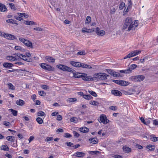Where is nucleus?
I'll return each mask as SVG.
<instances>
[{
  "label": "nucleus",
  "instance_id": "f257e3e1",
  "mask_svg": "<svg viewBox=\"0 0 158 158\" xmlns=\"http://www.w3.org/2000/svg\"><path fill=\"white\" fill-rule=\"evenodd\" d=\"M133 22L134 20L131 18L130 17H127L124 21L123 29L126 30L128 31H130L131 30H133Z\"/></svg>",
  "mask_w": 158,
  "mask_h": 158
},
{
  "label": "nucleus",
  "instance_id": "f03ea898",
  "mask_svg": "<svg viewBox=\"0 0 158 158\" xmlns=\"http://www.w3.org/2000/svg\"><path fill=\"white\" fill-rule=\"evenodd\" d=\"M109 76L106 73H95L93 75V81L96 80H104L107 79V77Z\"/></svg>",
  "mask_w": 158,
  "mask_h": 158
},
{
  "label": "nucleus",
  "instance_id": "7ed1b4c3",
  "mask_svg": "<svg viewBox=\"0 0 158 158\" xmlns=\"http://www.w3.org/2000/svg\"><path fill=\"white\" fill-rule=\"evenodd\" d=\"M19 41L24 44L26 46L32 48H33L32 43L30 41L24 38L20 37L19 38Z\"/></svg>",
  "mask_w": 158,
  "mask_h": 158
},
{
  "label": "nucleus",
  "instance_id": "20e7f679",
  "mask_svg": "<svg viewBox=\"0 0 158 158\" xmlns=\"http://www.w3.org/2000/svg\"><path fill=\"white\" fill-rule=\"evenodd\" d=\"M145 78V77L142 75L135 76L130 77L131 79L135 82L141 81H143Z\"/></svg>",
  "mask_w": 158,
  "mask_h": 158
},
{
  "label": "nucleus",
  "instance_id": "39448f33",
  "mask_svg": "<svg viewBox=\"0 0 158 158\" xmlns=\"http://www.w3.org/2000/svg\"><path fill=\"white\" fill-rule=\"evenodd\" d=\"M106 116L104 114L101 115L98 119V120L100 123H102L104 124H107L109 123V121L106 119Z\"/></svg>",
  "mask_w": 158,
  "mask_h": 158
},
{
  "label": "nucleus",
  "instance_id": "423d86ee",
  "mask_svg": "<svg viewBox=\"0 0 158 158\" xmlns=\"http://www.w3.org/2000/svg\"><path fill=\"white\" fill-rule=\"evenodd\" d=\"M17 56L27 62H31L32 61V59L30 58H27V56L25 55L21 54H18L17 55Z\"/></svg>",
  "mask_w": 158,
  "mask_h": 158
},
{
  "label": "nucleus",
  "instance_id": "0eeeda50",
  "mask_svg": "<svg viewBox=\"0 0 158 158\" xmlns=\"http://www.w3.org/2000/svg\"><path fill=\"white\" fill-rule=\"evenodd\" d=\"M41 67L45 70L51 71L52 70V68L51 65L47 64H46L43 63L40 64Z\"/></svg>",
  "mask_w": 158,
  "mask_h": 158
},
{
  "label": "nucleus",
  "instance_id": "6e6552de",
  "mask_svg": "<svg viewBox=\"0 0 158 158\" xmlns=\"http://www.w3.org/2000/svg\"><path fill=\"white\" fill-rule=\"evenodd\" d=\"M81 78L84 80L86 81H93V77L90 76H87V74L85 73H82Z\"/></svg>",
  "mask_w": 158,
  "mask_h": 158
},
{
  "label": "nucleus",
  "instance_id": "1a4fd4ad",
  "mask_svg": "<svg viewBox=\"0 0 158 158\" xmlns=\"http://www.w3.org/2000/svg\"><path fill=\"white\" fill-rule=\"evenodd\" d=\"M96 33L99 36H102L105 34V32L104 31L100 30L99 27H97L96 29Z\"/></svg>",
  "mask_w": 158,
  "mask_h": 158
},
{
  "label": "nucleus",
  "instance_id": "9d476101",
  "mask_svg": "<svg viewBox=\"0 0 158 158\" xmlns=\"http://www.w3.org/2000/svg\"><path fill=\"white\" fill-rule=\"evenodd\" d=\"M111 93L115 96H121L122 94L120 91L115 89L112 90H111Z\"/></svg>",
  "mask_w": 158,
  "mask_h": 158
},
{
  "label": "nucleus",
  "instance_id": "9b49d317",
  "mask_svg": "<svg viewBox=\"0 0 158 158\" xmlns=\"http://www.w3.org/2000/svg\"><path fill=\"white\" fill-rule=\"evenodd\" d=\"M81 31L83 33H92L94 31V28L88 29L86 27H83Z\"/></svg>",
  "mask_w": 158,
  "mask_h": 158
},
{
  "label": "nucleus",
  "instance_id": "f8f14e48",
  "mask_svg": "<svg viewBox=\"0 0 158 158\" xmlns=\"http://www.w3.org/2000/svg\"><path fill=\"white\" fill-rule=\"evenodd\" d=\"M45 59L48 61L49 62L52 63H54L55 61V59L50 56H46L45 57Z\"/></svg>",
  "mask_w": 158,
  "mask_h": 158
},
{
  "label": "nucleus",
  "instance_id": "ddd939ff",
  "mask_svg": "<svg viewBox=\"0 0 158 158\" xmlns=\"http://www.w3.org/2000/svg\"><path fill=\"white\" fill-rule=\"evenodd\" d=\"M141 51L139 50H135L131 52L130 53L131 57L138 55L141 53Z\"/></svg>",
  "mask_w": 158,
  "mask_h": 158
},
{
  "label": "nucleus",
  "instance_id": "4468645a",
  "mask_svg": "<svg viewBox=\"0 0 158 158\" xmlns=\"http://www.w3.org/2000/svg\"><path fill=\"white\" fill-rule=\"evenodd\" d=\"M19 8L18 6L13 3H10V9L13 11H16Z\"/></svg>",
  "mask_w": 158,
  "mask_h": 158
},
{
  "label": "nucleus",
  "instance_id": "2eb2a0df",
  "mask_svg": "<svg viewBox=\"0 0 158 158\" xmlns=\"http://www.w3.org/2000/svg\"><path fill=\"white\" fill-rule=\"evenodd\" d=\"M70 64L73 66L76 67H80L81 64V63L79 62H76L74 61H71L70 62Z\"/></svg>",
  "mask_w": 158,
  "mask_h": 158
},
{
  "label": "nucleus",
  "instance_id": "dca6fc26",
  "mask_svg": "<svg viewBox=\"0 0 158 158\" xmlns=\"http://www.w3.org/2000/svg\"><path fill=\"white\" fill-rule=\"evenodd\" d=\"M137 67V65L135 64L131 65L129 68L127 69V71L129 73L131 72L132 71L135 69Z\"/></svg>",
  "mask_w": 158,
  "mask_h": 158
},
{
  "label": "nucleus",
  "instance_id": "f3484780",
  "mask_svg": "<svg viewBox=\"0 0 158 158\" xmlns=\"http://www.w3.org/2000/svg\"><path fill=\"white\" fill-rule=\"evenodd\" d=\"M89 142L92 143L93 144H96L98 143V140L97 138H91L89 139Z\"/></svg>",
  "mask_w": 158,
  "mask_h": 158
},
{
  "label": "nucleus",
  "instance_id": "a211bd4d",
  "mask_svg": "<svg viewBox=\"0 0 158 158\" xmlns=\"http://www.w3.org/2000/svg\"><path fill=\"white\" fill-rule=\"evenodd\" d=\"M80 65H81L80 67L88 69H91L92 68V67L90 65L83 63H81V64H80Z\"/></svg>",
  "mask_w": 158,
  "mask_h": 158
},
{
  "label": "nucleus",
  "instance_id": "6ab92c4d",
  "mask_svg": "<svg viewBox=\"0 0 158 158\" xmlns=\"http://www.w3.org/2000/svg\"><path fill=\"white\" fill-rule=\"evenodd\" d=\"M74 155L77 157H83L85 155V154L82 152H77Z\"/></svg>",
  "mask_w": 158,
  "mask_h": 158
},
{
  "label": "nucleus",
  "instance_id": "aec40b11",
  "mask_svg": "<svg viewBox=\"0 0 158 158\" xmlns=\"http://www.w3.org/2000/svg\"><path fill=\"white\" fill-rule=\"evenodd\" d=\"M64 71L70 72L71 73H74L75 70L72 69L65 65V66H64Z\"/></svg>",
  "mask_w": 158,
  "mask_h": 158
},
{
  "label": "nucleus",
  "instance_id": "412c9836",
  "mask_svg": "<svg viewBox=\"0 0 158 158\" xmlns=\"http://www.w3.org/2000/svg\"><path fill=\"white\" fill-rule=\"evenodd\" d=\"M16 104L19 106H23L25 104V102L21 99H19L16 102Z\"/></svg>",
  "mask_w": 158,
  "mask_h": 158
},
{
  "label": "nucleus",
  "instance_id": "4be33fe9",
  "mask_svg": "<svg viewBox=\"0 0 158 158\" xmlns=\"http://www.w3.org/2000/svg\"><path fill=\"white\" fill-rule=\"evenodd\" d=\"M89 129L87 127H81L79 128V131L81 132L86 133L89 131Z\"/></svg>",
  "mask_w": 158,
  "mask_h": 158
},
{
  "label": "nucleus",
  "instance_id": "5701e85b",
  "mask_svg": "<svg viewBox=\"0 0 158 158\" xmlns=\"http://www.w3.org/2000/svg\"><path fill=\"white\" fill-rule=\"evenodd\" d=\"M150 140L153 142H156L158 141V137H156L154 135H152L150 136Z\"/></svg>",
  "mask_w": 158,
  "mask_h": 158
},
{
  "label": "nucleus",
  "instance_id": "b1692460",
  "mask_svg": "<svg viewBox=\"0 0 158 158\" xmlns=\"http://www.w3.org/2000/svg\"><path fill=\"white\" fill-rule=\"evenodd\" d=\"M129 82L125 81L120 80V85L121 86H126L129 84Z\"/></svg>",
  "mask_w": 158,
  "mask_h": 158
},
{
  "label": "nucleus",
  "instance_id": "393cba45",
  "mask_svg": "<svg viewBox=\"0 0 158 158\" xmlns=\"http://www.w3.org/2000/svg\"><path fill=\"white\" fill-rule=\"evenodd\" d=\"M25 24L27 25H36L37 23L35 22L30 21H26L25 23Z\"/></svg>",
  "mask_w": 158,
  "mask_h": 158
},
{
  "label": "nucleus",
  "instance_id": "a878e982",
  "mask_svg": "<svg viewBox=\"0 0 158 158\" xmlns=\"http://www.w3.org/2000/svg\"><path fill=\"white\" fill-rule=\"evenodd\" d=\"M0 9L2 11H5L6 10V8L4 5L0 3Z\"/></svg>",
  "mask_w": 158,
  "mask_h": 158
},
{
  "label": "nucleus",
  "instance_id": "bb28decb",
  "mask_svg": "<svg viewBox=\"0 0 158 158\" xmlns=\"http://www.w3.org/2000/svg\"><path fill=\"white\" fill-rule=\"evenodd\" d=\"M91 21V19L90 16H87L85 21V24L87 25L89 24Z\"/></svg>",
  "mask_w": 158,
  "mask_h": 158
},
{
  "label": "nucleus",
  "instance_id": "cd10ccee",
  "mask_svg": "<svg viewBox=\"0 0 158 158\" xmlns=\"http://www.w3.org/2000/svg\"><path fill=\"white\" fill-rule=\"evenodd\" d=\"M123 150L126 152H129L131 151V148L126 146H123Z\"/></svg>",
  "mask_w": 158,
  "mask_h": 158
},
{
  "label": "nucleus",
  "instance_id": "c85d7f7f",
  "mask_svg": "<svg viewBox=\"0 0 158 158\" xmlns=\"http://www.w3.org/2000/svg\"><path fill=\"white\" fill-rule=\"evenodd\" d=\"M146 148L149 149L150 151H154L155 149V146L154 145L149 144L148 145Z\"/></svg>",
  "mask_w": 158,
  "mask_h": 158
},
{
  "label": "nucleus",
  "instance_id": "c756f323",
  "mask_svg": "<svg viewBox=\"0 0 158 158\" xmlns=\"http://www.w3.org/2000/svg\"><path fill=\"white\" fill-rule=\"evenodd\" d=\"M81 73H73V77L75 78H79L81 77L82 75Z\"/></svg>",
  "mask_w": 158,
  "mask_h": 158
},
{
  "label": "nucleus",
  "instance_id": "7c9ffc66",
  "mask_svg": "<svg viewBox=\"0 0 158 158\" xmlns=\"http://www.w3.org/2000/svg\"><path fill=\"white\" fill-rule=\"evenodd\" d=\"M83 98H84L85 99L89 100L92 99L93 98L90 95H86L85 94L84 95H83Z\"/></svg>",
  "mask_w": 158,
  "mask_h": 158
},
{
  "label": "nucleus",
  "instance_id": "2f4dec72",
  "mask_svg": "<svg viewBox=\"0 0 158 158\" xmlns=\"http://www.w3.org/2000/svg\"><path fill=\"white\" fill-rule=\"evenodd\" d=\"M1 150L5 151H8L9 150V148L7 145H2L1 147Z\"/></svg>",
  "mask_w": 158,
  "mask_h": 158
},
{
  "label": "nucleus",
  "instance_id": "473e14b6",
  "mask_svg": "<svg viewBox=\"0 0 158 158\" xmlns=\"http://www.w3.org/2000/svg\"><path fill=\"white\" fill-rule=\"evenodd\" d=\"M111 75L113 76L114 77H118L119 76L120 74L118 73L113 71L112 74H111Z\"/></svg>",
  "mask_w": 158,
  "mask_h": 158
},
{
  "label": "nucleus",
  "instance_id": "72a5a7b5",
  "mask_svg": "<svg viewBox=\"0 0 158 158\" xmlns=\"http://www.w3.org/2000/svg\"><path fill=\"white\" fill-rule=\"evenodd\" d=\"M10 112H11V114L14 116H17L18 113L17 111L14 110L12 109H10Z\"/></svg>",
  "mask_w": 158,
  "mask_h": 158
},
{
  "label": "nucleus",
  "instance_id": "f704fd0d",
  "mask_svg": "<svg viewBox=\"0 0 158 158\" xmlns=\"http://www.w3.org/2000/svg\"><path fill=\"white\" fill-rule=\"evenodd\" d=\"M19 15L22 17L27 18L28 17V15L27 14H26L25 13H18Z\"/></svg>",
  "mask_w": 158,
  "mask_h": 158
},
{
  "label": "nucleus",
  "instance_id": "c9c22d12",
  "mask_svg": "<svg viewBox=\"0 0 158 158\" xmlns=\"http://www.w3.org/2000/svg\"><path fill=\"white\" fill-rule=\"evenodd\" d=\"M36 120L37 123L40 124H42L43 122V120L40 117L37 118H36Z\"/></svg>",
  "mask_w": 158,
  "mask_h": 158
},
{
  "label": "nucleus",
  "instance_id": "e433bc0d",
  "mask_svg": "<svg viewBox=\"0 0 158 158\" xmlns=\"http://www.w3.org/2000/svg\"><path fill=\"white\" fill-rule=\"evenodd\" d=\"M37 115L39 116H43L45 115L44 112L42 111H39L37 113Z\"/></svg>",
  "mask_w": 158,
  "mask_h": 158
},
{
  "label": "nucleus",
  "instance_id": "4c0bfd02",
  "mask_svg": "<svg viewBox=\"0 0 158 158\" xmlns=\"http://www.w3.org/2000/svg\"><path fill=\"white\" fill-rule=\"evenodd\" d=\"M3 66L6 68H10V63L5 62L3 64Z\"/></svg>",
  "mask_w": 158,
  "mask_h": 158
},
{
  "label": "nucleus",
  "instance_id": "58836bf2",
  "mask_svg": "<svg viewBox=\"0 0 158 158\" xmlns=\"http://www.w3.org/2000/svg\"><path fill=\"white\" fill-rule=\"evenodd\" d=\"M88 92L92 95L94 97H97V94L94 91H90V90H88Z\"/></svg>",
  "mask_w": 158,
  "mask_h": 158
},
{
  "label": "nucleus",
  "instance_id": "ea45409f",
  "mask_svg": "<svg viewBox=\"0 0 158 158\" xmlns=\"http://www.w3.org/2000/svg\"><path fill=\"white\" fill-rule=\"evenodd\" d=\"M64 66H65V65L62 64H60L59 65H57V68L63 71H64Z\"/></svg>",
  "mask_w": 158,
  "mask_h": 158
},
{
  "label": "nucleus",
  "instance_id": "a19ab883",
  "mask_svg": "<svg viewBox=\"0 0 158 158\" xmlns=\"http://www.w3.org/2000/svg\"><path fill=\"white\" fill-rule=\"evenodd\" d=\"M139 21L138 20H135V22H133V30H135V28H134V27H136L138 26Z\"/></svg>",
  "mask_w": 158,
  "mask_h": 158
},
{
  "label": "nucleus",
  "instance_id": "79ce46f5",
  "mask_svg": "<svg viewBox=\"0 0 158 158\" xmlns=\"http://www.w3.org/2000/svg\"><path fill=\"white\" fill-rule=\"evenodd\" d=\"M90 104L94 106H97L99 104V103L98 102L94 101H90Z\"/></svg>",
  "mask_w": 158,
  "mask_h": 158
},
{
  "label": "nucleus",
  "instance_id": "37998d69",
  "mask_svg": "<svg viewBox=\"0 0 158 158\" xmlns=\"http://www.w3.org/2000/svg\"><path fill=\"white\" fill-rule=\"evenodd\" d=\"M70 120L71 122H74L75 123H76L78 121L77 118L75 117H73L72 118H71Z\"/></svg>",
  "mask_w": 158,
  "mask_h": 158
},
{
  "label": "nucleus",
  "instance_id": "c03bdc74",
  "mask_svg": "<svg viewBox=\"0 0 158 158\" xmlns=\"http://www.w3.org/2000/svg\"><path fill=\"white\" fill-rule=\"evenodd\" d=\"M39 94L41 96H44L46 94V93L44 91H39Z\"/></svg>",
  "mask_w": 158,
  "mask_h": 158
},
{
  "label": "nucleus",
  "instance_id": "a18cd8bd",
  "mask_svg": "<svg viewBox=\"0 0 158 158\" xmlns=\"http://www.w3.org/2000/svg\"><path fill=\"white\" fill-rule=\"evenodd\" d=\"M125 6V4L124 2H121L119 6V9L120 10H122L123 8Z\"/></svg>",
  "mask_w": 158,
  "mask_h": 158
},
{
  "label": "nucleus",
  "instance_id": "49530a36",
  "mask_svg": "<svg viewBox=\"0 0 158 158\" xmlns=\"http://www.w3.org/2000/svg\"><path fill=\"white\" fill-rule=\"evenodd\" d=\"M85 51H82L79 52L77 53V55H84L85 54Z\"/></svg>",
  "mask_w": 158,
  "mask_h": 158
},
{
  "label": "nucleus",
  "instance_id": "de8ad7c7",
  "mask_svg": "<svg viewBox=\"0 0 158 158\" xmlns=\"http://www.w3.org/2000/svg\"><path fill=\"white\" fill-rule=\"evenodd\" d=\"M4 33V34H3V36L8 39H9V38H10V34L5 33Z\"/></svg>",
  "mask_w": 158,
  "mask_h": 158
},
{
  "label": "nucleus",
  "instance_id": "09e8293b",
  "mask_svg": "<svg viewBox=\"0 0 158 158\" xmlns=\"http://www.w3.org/2000/svg\"><path fill=\"white\" fill-rule=\"evenodd\" d=\"M42 88L44 89H49V87L47 85H42L41 86Z\"/></svg>",
  "mask_w": 158,
  "mask_h": 158
},
{
  "label": "nucleus",
  "instance_id": "8fccbe9b",
  "mask_svg": "<svg viewBox=\"0 0 158 158\" xmlns=\"http://www.w3.org/2000/svg\"><path fill=\"white\" fill-rule=\"evenodd\" d=\"M77 99L73 98H70L68 99V101L69 102H73L77 101Z\"/></svg>",
  "mask_w": 158,
  "mask_h": 158
},
{
  "label": "nucleus",
  "instance_id": "3c124183",
  "mask_svg": "<svg viewBox=\"0 0 158 158\" xmlns=\"http://www.w3.org/2000/svg\"><path fill=\"white\" fill-rule=\"evenodd\" d=\"M73 133L74 136L76 138H78L80 136L79 134L76 131H73Z\"/></svg>",
  "mask_w": 158,
  "mask_h": 158
},
{
  "label": "nucleus",
  "instance_id": "603ef678",
  "mask_svg": "<svg viewBox=\"0 0 158 158\" xmlns=\"http://www.w3.org/2000/svg\"><path fill=\"white\" fill-rule=\"evenodd\" d=\"M15 50H17L21 51L23 50V48L21 47L18 46H15Z\"/></svg>",
  "mask_w": 158,
  "mask_h": 158
},
{
  "label": "nucleus",
  "instance_id": "864d4df0",
  "mask_svg": "<svg viewBox=\"0 0 158 158\" xmlns=\"http://www.w3.org/2000/svg\"><path fill=\"white\" fill-rule=\"evenodd\" d=\"M64 137L66 138H70L72 137V135L68 133H65L64 134Z\"/></svg>",
  "mask_w": 158,
  "mask_h": 158
},
{
  "label": "nucleus",
  "instance_id": "5fc2aeb1",
  "mask_svg": "<svg viewBox=\"0 0 158 158\" xmlns=\"http://www.w3.org/2000/svg\"><path fill=\"white\" fill-rule=\"evenodd\" d=\"M129 6H128L127 8L126 9H125L123 12V15H125L127 12L129 11Z\"/></svg>",
  "mask_w": 158,
  "mask_h": 158
},
{
  "label": "nucleus",
  "instance_id": "6e6d98bb",
  "mask_svg": "<svg viewBox=\"0 0 158 158\" xmlns=\"http://www.w3.org/2000/svg\"><path fill=\"white\" fill-rule=\"evenodd\" d=\"M65 144L69 147H71L73 145V143L69 142H67L65 143Z\"/></svg>",
  "mask_w": 158,
  "mask_h": 158
},
{
  "label": "nucleus",
  "instance_id": "4d7b16f0",
  "mask_svg": "<svg viewBox=\"0 0 158 158\" xmlns=\"http://www.w3.org/2000/svg\"><path fill=\"white\" fill-rule=\"evenodd\" d=\"M33 29L34 30H36V31H43V28L39 27H37L36 28H34Z\"/></svg>",
  "mask_w": 158,
  "mask_h": 158
},
{
  "label": "nucleus",
  "instance_id": "13d9d810",
  "mask_svg": "<svg viewBox=\"0 0 158 158\" xmlns=\"http://www.w3.org/2000/svg\"><path fill=\"white\" fill-rule=\"evenodd\" d=\"M14 18L15 19H16L17 20H19L20 21H22L23 20V19L20 17H17V16H15Z\"/></svg>",
  "mask_w": 158,
  "mask_h": 158
},
{
  "label": "nucleus",
  "instance_id": "bf43d9fd",
  "mask_svg": "<svg viewBox=\"0 0 158 158\" xmlns=\"http://www.w3.org/2000/svg\"><path fill=\"white\" fill-rule=\"evenodd\" d=\"M53 139V137H48L46 139L45 141L47 142H48V141H50L52 140Z\"/></svg>",
  "mask_w": 158,
  "mask_h": 158
},
{
  "label": "nucleus",
  "instance_id": "052dcab7",
  "mask_svg": "<svg viewBox=\"0 0 158 158\" xmlns=\"http://www.w3.org/2000/svg\"><path fill=\"white\" fill-rule=\"evenodd\" d=\"M89 153L93 155V154H97L98 153H99L100 152L98 151H92L89 152Z\"/></svg>",
  "mask_w": 158,
  "mask_h": 158
},
{
  "label": "nucleus",
  "instance_id": "680f3d73",
  "mask_svg": "<svg viewBox=\"0 0 158 158\" xmlns=\"http://www.w3.org/2000/svg\"><path fill=\"white\" fill-rule=\"evenodd\" d=\"M131 57L130 52L126 56L123 58V59H125L127 58H129Z\"/></svg>",
  "mask_w": 158,
  "mask_h": 158
},
{
  "label": "nucleus",
  "instance_id": "e2e57ef3",
  "mask_svg": "<svg viewBox=\"0 0 158 158\" xmlns=\"http://www.w3.org/2000/svg\"><path fill=\"white\" fill-rule=\"evenodd\" d=\"M115 12V9L114 7L111 9L110 13L112 14H114Z\"/></svg>",
  "mask_w": 158,
  "mask_h": 158
},
{
  "label": "nucleus",
  "instance_id": "0e129e2a",
  "mask_svg": "<svg viewBox=\"0 0 158 158\" xmlns=\"http://www.w3.org/2000/svg\"><path fill=\"white\" fill-rule=\"evenodd\" d=\"M16 20H14L12 19H10V23H12L14 24L16 26H17L18 24L16 22Z\"/></svg>",
  "mask_w": 158,
  "mask_h": 158
},
{
  "label": "nucleus",
  "instance_id": "69168bd1",
  "mask_svg": "<svg viewBox=\"0 0 158 158\" xmlns=\"http://www.w3.org/2000/svg\"><path fill=\"white\" fill-rule=\"evenodd\" d=\"M110 109L111 110H115L117 109V108L116 106H111L110 107Z\"/></svg>",
  "mask_w": 158,
  "mask_h": 158
},
{
  "label": "nucleus",
  "instance_id": "338daca9",
  "mask_svg": "<svg viewBox=\"0 0 158 158\" xmlns=\"http://www.w3.org/2000/svg\"><path fill=\"white\" fill-rule=\"evenodd\" d=\"M62 116L60 115H58L57 116V119L58 121H60L62 119Z\"/></svg>",
  "mask_w": 158,
  "mask_h": 158
},
{
  "label": "nucleus",
  "instance_id": "774afa93",
  "mask_svg": "<svg viewBox=\"0 0 158 158\" xmlns=\"http://www.w3.org/2000/svg\"><path fill=\"white\" fill-rule=\"evenodd\" d=\"M114 158H123L122 156L120 155H116L114 156Z\"/></svg>",
  "mask_w": 158,
  "mask_h": 158
}]
</instances>
